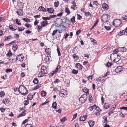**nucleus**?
<instances>
[{
  "instance_id": "aec40b11",
  "label": "nucleus",
  "mask_w": 127,
  "mask_h": 127,
  "mask_svg": "<svg viewBox=\"0 0 127 127\" xmlns=\"http://www.w3.org/2000/svg\"><path fill=\"white\" fill-rule=\"evenodd\" d=\"M88 123L90 127H93L94 125V122L93 121H89Z\"/></svg>"
},
{
  "instance_id": "e2e57ef3",
  "label": "nucleus",
  "mask_w": 127,
  "mask_h": 127,
  "mask_svg": "<svg viewBox=\"0 0 127 127\" xmlns=\"http://www.w3.org/2000/svg\"><path fill=\"white\" fill-rule=\"evenodd\" d=\"M37 27H38V32H39L40 31V29H41L42 28V26L41 25V26H39L38 25L37 26Z\"/></svg>"
},
{
  "instance_id": "7c9ffc66",
  "label": "nucleus",
  "mask_w": 127,
  "mask_h": 127,
  "mask_svg": "<svg viewBox=\"0 0 127 127\" xmlns=\"http://www.w3.org/2000/svg\"><path fill=\"white\" fill-rule=\"evenodd\" d=\"M22 19L27 22H29L30 21V19H28L27 18H23Z\"/></svg>"
},
{
  "instance_id": "6ab92c4d",
  "label": "nucleus",
  "mask_w": 127,
  "mask_h": 127,
  "mask_svg": "<svg viewBox=\"0 0 127 127\" xmlns=\"http://www.w3.org/2000/svg\"><path fill=\"white\" fill-rule=\"evenodd\" d=\"M46 53L48 55H50L51 54V49L49 48L46 49L45 50Z\"/></svg>"
},
{
  "instance_id": "ddd939ff",
  "label": "nucleus",
  "mask_w": 127,
  "mask_h": 127,
  "mask_svg": "<svg viewBox=\"0 0 127 127\" xmlns=\"http://www.w3.org/2000/svg\"><path fill=\"white\" fill-rule=\"evenodd\" d=\"M47 11L50 13H52L54 12V9L52 7L47 8Z\"/></svg>"
},
{
  "instance_id": "c756f323",
  "label": "nucleus",
  "mask_w": 127,
  "mask_h": 127,
  "mask_svg": "<svg viewBox=\"0 0 127 127\" xmlns=\"http://www.w3.org/2000/svg\"><path fill=\"white\" fill-rule=\"evenodd\" d=\"M46 92L43 91H42L41 93V95L42 97L45 96L46 95Z\"/></svg>"
},
{
  "instance_id": "72a5a7b5",
  "label": "nucleus",
  "mask_w": 127,
  "mask_h": 127,
  "mask_svg": "<svg viewBox=\"0 0 127 127\" xmlns=\"http://www.w3.org/2000/svg\"><path fill=\"white\" fill-rule=\"evenodd\" d=\"M104 107L106 109L108 108L110 106L107 103H105L104 105Z\"/></svg>"
},
{
  "instance_id": "2f4dec72",
  "label": "nucleus",
  "mask_w": 127,
  "mask_h": 127,
  "mask_svg": "<svg viewBox=\"0 0 127 127\" xmlns=\"http://www.w3.org/2000/svg\"><path fill=\"white\" fill-rule=\"evenodd\" d=\"M57 104L55 102L53 103L52 107L54 109H56L57 108Z\"/></svg>"
},
{
  "instance_id": "680f3d73",
  "label": "nucleus",
  "mask_w": 127,
  "mask_h": 127,
  "mask_svg": "<svg viewBox=\"0 0 127 127\" xmlns=\"http://www.w3.org/2000/svg\"><path fill=\"white\" fill-rule=\"evenodd\" d=\"M42 19L44 20H49L50 19V17H42Z\"/></svg>"
},
{
  "instance_id": "864d4df0",
  "label": "nucleus",
  "mask_w": 127,
  "mask_h": 127,
  "mask_svg": "<svg viewBox=\"0 0 127 127\" xmlns=\"http://www.w3.org/2000/svg\"><path fill=\"white\" fill-rule=\"evenodd\" d=\"M24 104L25 105H28L29 103V101L28 100H25L24 101Z\"/></svg>"
},
{
  "instance_id": "423d86ee",
  "label": "nucleus",
  "mask_w": 127,
  "mask_h": 127,
  "mask_svg": "<svg viewBox=\"0 0 127 127\" xmlns=\"http://www.w3.org/2000/svg\"><path fill=\"white\" fill-rule=\"evenodd\" d=\"M17 26L14 24H12L10 25L9 28L12 31H15L17 29Z\"/></svg>"
},
{
  "instance_id": "4d7b16f0",
  "label": "nucleus",
  "mask_w": 127,
  "mask_h": 127,
  "mask_svg": "<svg viewBox=\"0 0 127 127\" xmlns=\"http://www.w3.org/2000/svg\"><path fill=\"white\" fill-rule=\"evenodd\" d=\"M18 27V29L19 31L20 32L24 30L25 29L23 27L21 28H20L19 27Z\"/></svg>"
},
{
  "instance_id": "e433bc0d",
  "label": "nucleus",
  "mask_w": 127,
  "mask_h": 127,
  "mask_svg": "<svg viewBox=\"0 0 127 127\" xmlns=\"http://www.w3.org/2000/svg\"><path fill=\"white\" fill-rule=\"evenodd\" d=\"M56 72L55 70L52 72L51 73L49 74V76L50 77H52Z\"/></svg>"
},
{
  "instance_id": "13d9d810",
  "label": "nucleus",
  "mask_w": 127,
  "mask_h": 127,
  "mask_svg": "<svg viewBox=\"0 0 127 127\" xmlns=\"http://www.w3.org/2000/svg\"><path fill=\"white\" fill-rule=\"evenodd\" d=\"M85 15L86 16H90L91 15V14L89 12H86L85 13Z\"/></svg>"
},
{
  "instance_id": "de8ad7c7",
  "label": "nucleus",
  "mask_w": 127,
  "mask_h": 127,
  "mask_svg": "<svg viewBox=\"0 0 127 127\" xmlns=\"http://www.w3.org/2000/svg\"><path fill=\"white\" fill-rule=\"evenodd\" d=\"M58 31V30H54L53 31L52 33V35L53 36Z\"/></svg>"
},
{
  "instance_id": "c9c22d12",
  "label": "nucleus",
  "mask_w": 127,
  "mask_h": 127,
  "mask_svg": "<svg viewBox=\"0 0 127 127\" xmlns=\"http://www.w3.org/2000/svg\"><path fill=\"white\" fill-rule=\"evenodd\" d=\"M5 95V93L3 91H1L0 93V97H3Z\"/></svg>"
},
{
  "instance_id": "9d476101",
  "label": "nucleus",
  "mask_w": 127,
  "mask_h": 127,
  "mask_svg": "<svg viewBox=\"0 0 127 127\" xmlns=\"http://www.w3.org/2000/svg\"><path fill=\"white\" fill-rule=\"evenodd\" d=\"M17 14L20 16H22L23 15V10L20 9H19L16 12Z\"/></svg>"
},
{
  "instance_id": "603ef678",
  "label": "nucleus",
  "mask_w": 127,
  "mask_h": 127,
  "mask_svg": "<svg viewBox=\"0 0 127 127\" xmlns=\"http://www.w3.org/2000/svg\"><path fill=\"white\" fill-rule=\"evenodd\" d=\"M57 50L58 56H61V53L59 49L58 48H57Z\"/></svg>"
},
{
  "instance_id": "393cba45",
  "label": "nucleus",
  "mask_w": 127,
  "mask_h": 127,
  "mask_svg": "<svg viewBox=\"0 0 127 127\" xmlns=\"http://www.w3.org/2000/svg\"><path fill=\"white\" fill-rule=\"evenodd\" d=\"M103 123H105L106 124L107 123V117L105 116L103 117Z\"/></svg>"
},
{
  "instance_id": "a878e982",
  "label": "nucleus",
  "mask_w": 127,
  "mask_h": 127,
  "mask_svg": "<svg viewBox=\"0 0 127 127\" xmlns=\"http://www.w3.org/2000/svg\"><path fill=\"white\" fill-rule=\"evenodd\" d=\"M48 68H46V67H44L43 69V67L41 68V70L42 71H43V72H46V71L47 72V73L48 72Z\"/></svg>"
},
{
  "instance_id": "9b49d317",
  "label": "nucleus",
  "mask_w": 127,
  "mask_h": 127,
  "mask_svg": "<svg viewBox=\"0 0 127 127\" xmlns=\"http://www.w3.org/2000/svg\"><path fill=\"white\" fill-rule=\"evenodd\" d=\"M122 67L119 66L117 67L115 69V71L116 73H118L122 71Z\"/></svg>"
},
{
  "instance_id": "c03bdc74",
  "label": "nucleus",
  "mask_w": 127,
  "mask_h": 127,
  "mask_svg": "<svg viewBox=\"0 0 127 127\" xmlns=\"http://www.w3.org/2000/svg\"><path fill=\"white\" fill-rule=\"evenodd\" d=\"M78 70H76L75 69H73L72 71V73L74 74H76L78 73Z\"/></svg>"
},
{
  "instance_id": "f8f14e48",
  "label": "nucleus",
  "mask_w": 127,
  "mask_h": 127,
  "mask_svg": "<svg viewBox=\"0 0 127 127\" xmlns=\"http://www.w3.org/2000/svg\"><path fill=\"white\" fill-rule=\"evenodd\" d=\"M119 51L120 52H126L127 50V49L124 47H123L118 48Z\"/></svg>"
},
{
  "instance_id": "473e14b6",
  "label": "nucleus",
  "mask_w": 127,
  "mask_h": 127,
  "mask_svg": "<svg viewBox=\"0 0 127 127\" xmlns=\"http://www.w3.org/2000/svg\"><path fill=\"white\" fill-rule=\"evenodd\" d=\"M3 102L4 103L6 104L9 103V100L8 99H4Z\"/></svg>"
},
{
  "instance_id": "0eeeda50",
  "label": "nucleus",
  "mask_w": 127,
  "mask_h": 127,
  "mask_svg": "<svg viewBox=\"0 0 127 127\" xmlns=\"http://www.w3.org/2000/svg\"><path fill=\"white\" fill-rule=\"evenodd\" d=\"M23 55L22 54L18 55L16 57V60H15V61H16L17 60L20 61H21V60L23 58Z\"/></svg>"
},
{
  "instance_id": "cd10ccee",
  "label": "nucleus",
  "mask_w": 127,
  "mask_h": 127,
  "mask_svg": "<svg viewBox=\"0 0 127 127\" xmlns=\"http://www.w3.org/2000/svg\"><path fill=\"white\" fill-rule=\"evenodd\" d=\"M12 37L11 35H9L8 36L6 37L4 39V41H6L9 40V39H10Z\"/></svg>"
},
{
  "instance_id": "4be33fe9",
  "label": "nucleus",
  "mask_w": 127,
  "mask_h": 127,
  "mask_svg": "<svg viewBox=\"0 0 127 127\" xmlns=\"http://www.w3.org/2000/svg\"><path fill=\"white\" fill-rule=\"evenodd\" d=\"M33 95H32V93H30L29 94L28 96V99L31 100L33 98Z\"/></svg>"
},
{
  "instance_id": "c85d7f7f",
  "label": "nucleus",
  "mask_w": 127,
  "mask_h": 127,
  "mask_svg": "<svg viewBox=\"0 0 127 127\" xmlns=\"http://www.w3.org/2000/svg\"><path fill=\"white\" fill-rule=\"evenodd\" d=\"M65 19V23L68 25H70L71 23L70 21L66 18Z\"/></svg>"
},
{
  "instance_id": "3c124183",
  "label": "nucleus",
  "mask_w": 127,
  "mask_h": 127,
  "mask_svg": "<svg viewBox=\"0 0 127 127\" xmlns=\"http://www.w3.org/2000/svg\"><path fill=\"white\" fill-rule=\"evenodd\" d=\"M5 20V18L2 16H0V21H3Z\"/></svg>"
},
{
  "instance_id": "052dcab7",
  "label": "nucleus",
  "mask_w": 127,
  "mask_h": 127,
  "mask_svg": "<svg viewBox=\"0 0 127 127\" xmlns=\"http://www.w3.org/2000/svg\"><path fill=\"white\" fill-rule=\"evenodd\" d=\"M89 98L90 99V102H92L93 101V98L92 97V96L91 95H89Z\"/></svg>"
},
{
  "instance_id": "f704fd0d",
  "label": "nucleus",
  "mask_w": 127,
  "mask_h": 127,
  "mask_svg": "<svg viewBox=\"0 0 127 127\" xmlns=\"http://www.w3.org/2000/svg\"><path fill=\"white\" fill-rule=\"evenodd\" d=\"M38 80L36 78H35L33 80V82L35 84H37L38 83Z\"/></svg>"
},
{
  "instance_id": "a18cd8bd",
  "label": "nucleus",
  "mask_w": 127,
  "mask_h": 127,
  "mask_svg": "<svg viewBox=\"0 0 127 127\" xmlns=\"http://www.w3.org/2000/svg\"><path fill=\"white\" fill-rule=\"evenodd\" d=\"M66 120V117H64L60 119L61 122L62 123L64 122Z\"/></svg>"
},
{
  "instance_id": "f257e3e1",
  "label": "nucleus",
  "mask_w": 127,
  "mask_h": 127,
  "mask_svg": "<svg viewBox=\"0 0 127 127\" xmlns=\"http://www.w3.org/2000/svg\"><path fill=\"white\" fill-rule=\"evenodd\" d=\"M18 91L23 95H25L28 93V91L27 90L26 87L22 85L19 86Z\"/></svg>"
},
{
  "instance_id": "f3484780",
  "label": "nucleus",
  "mask_w": 127,
  "mask_h": 127,
  "mask_svg": "<svg viewBox=\"0 0 127 127\" xmlns=\"http://www.w3.org/2000/svg\"><path fill=\"white\" fill-rule=\"evenodd\" d=\"M117 58H116L115 59H114L113 62L115 61V63H116L117 62H118L120 60L121 58L120 56L119 55H117Z\"/></svg>"
},
{
  "instance_id": "69168bd1",
  "label": "nucleus",
  "mask_w": 127,
  "mask_h": 127,
  "mask_svg": "<svg viewBox=\"0 0 127 127\" xmlns=\"http://www.w3.org/2000/svg\"><path fill=\"white\" fill-rule=\"evenodd\" d=\"M60 67V66L59 65H58L57 66V67L56 68V69L55 70V71L56 72L58 70V69Z\"/></svg>"
},
{
  "instance_id": "a19ab883",
  "label": "nucleus",
  "mask_w": 127,
  "mask_h": 127,
  "mask_svg": "<svg viewBox=\"0 0 127 127\" xmlns=\"http://www.w3.org/2000/svg\"><path fill=\"white\" fill-rule=\"evenodd\" d=\"M125 31L124 30L119 32V35L121 36L124 33Z\"/></svg>"
},
{
  "instance_id": "bb28decb",
  "label": "nucleus",
  "mask_w": 127,
  "mask_h": 127,
  "mask_svg": "<svg viewBox=\"0 0 127 127\" xmlns=\"http://www.w3.org/2000/svg\"><path fill=\"white\" fill-rule=\"evenodd\" d=\"M18 46L17 45L14 44L13 46L12 49L14 51H15L16 50Z\"/></svg>"
},
{
  "instance_id": "412c9836",
  "label": "nucleus",
  "mask_w": 127,
  "mask_h": 127,
  "mask_svg": "<svg viewBox=\"0 0 127 127\" xmlns=\"http://www.w3.org/2000/svg\"><path fill=\"white\" fill-rule=\"evenodd\" d=\"M49 59L48 56H47L44 58V59L43 61L44 62V63H46L47 62H49Z\"/></svg>"
},
{
  "instance_id": "0e129e2a",
  "label": "nucleus",
  "mask_w": 127,
  "mask_h": 127,
  "mask_svg": "<svg viewBox=\"0 0 127 127\" xmlns=\"http://www.w3.org/2000/svg\"><path fill=\"white\" fill-rule=\"evenodd\" d=\"M119 49H116L114 50L113 51V53H114V54H116L117 53H118V52Z\"/></svg>"
},
{
  "instance_id": "5fc2aeb1",
  "label": "nucleus",
  "mask_w": 127,
  "mask_h": 127,
  "mask_svg": "<svg viewBox=\"0 0 127 127\" xmlns=\"http://www.w3.org/2000/svg\"><path fill=\"white\" fill-rule=\"evenodd\" d=\"M59 95L61 97H66V96H65V95L64 93H62L60 94V95Z\"/></svg>"
},
{
  "instance_id": "bf43d9fd",
  "label": "nucleus",
  "mask_w": 127,
  "mask_h": 127,
  "mask_svg": "<svg viewBox=\"0 0 127 127\" xmlns=\"http://www.w3.org/2000/svg\"><path fill=\"white\" fill-rule=\"evenodd\" d=\"M26 127H33V126L31 124H27L26 126Z\"/></svg>"
},
{
  "instance_id": "ea45409f",
  "label": "nucleus",
  "mask_w": 127,
  "mask_h": 127,
  "mask_svg": "<svg viewBox=\"0 0 127 127\" xmlns=\"http://www.w3.org/2000/svg\"><path fill=\"white\" fill-rule=\"evenodd\" d=\"M65 12L67 13V14H69L70 13L69 9L66 7L65 8Z\"/></svg>"
},
{
  "instance_id": "39448f33",
  "label": "nucleus",
  "mask_w": 127,
  "mask_h": 127,
  "mask_svg": "<svg viewBox=\"0 0 127 127\" xmlns=\"http://www.w3.org/2000/svg\"><path fill=\"white\" fill-rule=\"evenodd\" d=\"M63 22L62 19L58 18L55 21V24L57 25H60L62 24Z\"/></svg>"
},
{
  "instance_id": "6e6d98bb",
  "label": "nucleus",
  "mask_w": 127,
  "mask_h": 127,
  "mask_svg": "<svg viewBox=\"0 0 127 127\" xmlns=\"http://www.w3.org/2000/svg\"><path fill=\"white\" fill-rule=\"evenodd\" d=\"M41 87V85L40 84H38L35 87V89H39Z\"/></svg>"
},
{
  "instance_id": "f03ea898",
  "label": "nucleus",
  "mask_w": 127,
  "mask_h": 127,
  "mask_svg": "<svg viewBox=\"0 0 127 127\" xmlns=\"http://www.w3.org/2000/svg\"><path fill=\"white\" fill-rule=\"evenodd\" d=\"M101 20L102 22H107L109 20V16L107 14H104L101 16Z\"/></svg>"
},
{
  "instance_id": "5701e85b",
  "label": "nucleus",
  "mask_w": 127,
  "mask_h": 127,
  "mask_svg": "<svg viewBox=\"0 0 127 127\" xmlns=\"http://www.w3.org/2000/svg\"><path fill=\"white\" fill-rule=\"evenodd\" d=\"M83 64L84 65L87 67H89V63L87 61H84L83 63Z\"/></svg>"
},
{
  "instance_id": "4468645a",
  "label": "nucleus",
  "mask_w": 127,
  "mask_h": 127,
  "mask_svg": "<svg viewBox=\"0 0 127 127\" xmlns=\"http://www.w3.org/2000/svg\"><path fill=\"white\" fill-rule=\"evenodd\" d=\"M102 7L104 9L106 10H107L108 8V5L105 3H104L102 4Z\"/></svg>"
},
{
  "instance_id": "6e6552de",
  "label": "nucleus",
  "mask_w": 127,
  "mask_h": 127,
  "mask_svg": "<svg viewBox=\"0 0 127 127\" xmlns=\"http://www.w3.org/2000/svg\"><path fill=\"white\" fill-rule=\"evenodd\" d=\"M47 74V72L46 71L45 72H44L43 71H42L41 70L38 74V77H42L44 76V75Z\"/></svg>"
},
{
  "instance_id": "20e7f679",
  "label": "nucleus",
  "mask_w": 127,
  "mask_h": 127,
  "mask_svg": "<svg viewBox=\"0 0 127 127\" xmlns=\"http://www.w3.org/2000/svg\"><path fill=\"white\" fill-rule=\"evenodd\" d=\"M122 22L119 20H114L113 22V25L115 27H118L121 24Z\"/></svg>"
},
{
  "instance_id": "1a4fd4ad",
  "label": "nucleus",
  "mask_w": 127,
  "mask_h": 127,
  "mask_svg": "<svg viewBox=\"0 0 127 127\" xmlns=\"http://www.w3.org/2000/svg\"><path fill=\"white\" fill-rule=\"evenodd\" d=\"M75 66L78 70L82 69L83 67L82 65H81L80 63H77L76 64Z\"/></svg>"
},
{
  "instance_id": "8fccbe9b",
  "label": "nucleus",
  "mask_w": 127,
  "mask_h": 127,
  "mask_svg": "<svg viewBox=\"0 0 127 127\" xmlns=\"http://www.w3.org/2000/svg\"><path fill=\"white\" fill-rule=\"evenodd\" d=\"M11 55L10 51L9 50L8 53L6 54V55L7 56H10Z\"/></svg>"
},
{
  "instance_id": "4c0bfd02",
  "label": "nucleus",
  "mask_w": 127,
  "mask_h": 127,
  "mask_svg": "<svg viewBox=\"0 0 127 127\" xmlns=\"http://www.w3.org/2000/svg\"><path fill=\"white\" fill-rule=\"evenodd\" d=\"M75 17L74 16H73L71 19V21L72 23H74L75 22Z\"/></svg>"
},
{
  "instance_id": "774afa93",
  "label": "nucleus",
  "mask_w": 127,
  "mask_h": 127,
  "mask_svg": "<svg viewBox=\"0 0 127 127\" xmlns=\"http://www.w3.org/2000/svg\"><path fill=\"white\" fill-rule=\"evenodd\" d=\"M104 27L105 28L106 30H110L111 28L109 26H105Z\"/></svg>"
},
{
  "instance_id": "7ed1b4c3",
  "label": "nucleus",
  "mask_w": 127,
  "mask_h": 127,
  "mask_svg": "<svg viewBox=\"0 0 127 127\" xmlns=\"http://www.w3.org/2000/svg\"><path fill=\"white\" fill-rule=\"evenodd\" d=\"M87 98V95L86 94H83L79 98V101L81 103L84 102L86 100Z\"/></svg>"
},
{
  "instance_id": "09e8293b",
  "label": "nucleus",
  "mask_w": 127,
  "mask_h": 127,
  "mask_svg": "<svg viewBox=\"0 0 127 127\" xmlns=\"http://www.w3.org/2000/svg\"><path fill=\"white\" fill-rule=\"evenodd\" d=\"M55 6L56 7H57L59 5V3L58 1L57 2H55L54 3Z\"/></svg>"
},
{
  "instance_id": "dca6fc26",
  "label": "nucleus",
  "mask_w": 127,
  "mask_h": 127,
  "mask_svg": "<svg viewBox=\"0 0 127 127\" xmlns=\"http://www.w3.org/2000/svg\"><path fill=\"white\" fill-rule=\"evenodd\" d=\"M48 22L46 20H44L42 22L41 25L42 27H45L48 24Z\"/></svg>"
},
{
  "instance_id": "79ce46f5",
  "label": "nucleus",
  "mask_w": 127,
  "mask_h": 127,
  "mask_svg": "<svg viewBox=\"0 0 127 127\" xmlns=\"http://www.w3.org/2000/svg\"><path fill=\"white\" fill-rule=\"evenodd\" d=\"M73 58L75 59L76 60H77L79 59V57L78 56L76 55L75 54H74L73 55Z\"/></svg>"
},
{
  "instance_id": "49530a36",
  "label": "nucleus",
  "mask_w": 127,
  "mask_h": 127,
  "mask_svg": "<svg viewBox=\"0 0 127 127\" xmlns=\"http://www.w3.org/2000/svg\"><path fill=\"white\" fill-rule=\"evenodd\" d=\"M12 71V69L9 68L7 69L6 70V72L7 73L11 72Z\"/></svg>"
},
{
  "instance_id": "b1692460",
  "label": "nucleus",
  "mask_w": 127,
  "mask_h": 127,
  "mask_svg": "<svg viewBox=\"0 0 127 127\" xmlns=\"http://www.w3.org/2000/svg\"><path fill=\"white\" fill-rule=\"evenodd\" d=\"M25 111L22 112L20 114H19L18 116V117H20L22 116H24L26 115V113L25 112Z\"/></svg>"
},
{
  "instance_id": "37998d69",
  "label": "nucleus",
  "mask_w": 127,
  "mask_h": 127,
  "mask_svg": "<svg viewBox=\"0 0 127 127\" xmlns=\"http://www.w3.org/2000/svg\"><path fill=\"white\" fill-rule=\"evenodd\" d=\"M16 23L19 25H21V24L20 23V21L18 20L17 19H16L15 20Z\"/></svg>"
},
{
  "instance_id": "a211bd4d",
  "label": "nucleus",
  "mask_w": 127,
  "mask_h": 127,
  "mask_svg": "<svg viewBox=\"0 0 127 127\" xmlns=\"http://www.w3.org/2000/svg\"><path fill=\"white\" fill-rule=\"evenodd\" d=\"M87 116L85 115V116H81L79 119L80 121H85L86 118Z\"/></svg>"
},
{
  "instance_id": "2eb2a0df",
  "label": "nucleus",
  "mask_w": 127,
  "mask_h": 127,
  "mask_svg": "<svg viewBox=\"0 0 127 127\" xmlns=\"http://www.w3.org/2000/svg\"><path fill=\"white\" fill-rule=\"evenodd\" d=\"M38 10L40 11H42L44 12H46V10L42 6H40L38 8Z\"/></svg>"
},
{
  "instance_id": "58836bf2",
  "label": "nucleus",
  "mask_w": 127,
  "mask_h": 127,
  "mask_svg": "<svg viewBox=\"0 0 127 127\" xmlns=\"http://www.w3.org/2000/svg\"><path fill=\"white\" fill-rule=\"evenodd\" d=\"M25 25L29 29H31L32 27L31 25L28 24L27 23H26Z\"/></svg>"
},
{
  "instance_id": "338daca9",
  "label": "nucleus",
  "mask_w": 127,
  "mask_h": 127,
  "mask_svg": "<svg viewBox=\"0 0 127 127\" xmlns=\"http://www.w3.org/2000/svg\"><path fill=\"white\" fill-rule=\"evenodd\" d=\"M77 113H76L75 114L73 115V118L72 120H74L75 119L77 116Z\"/></svg>"
}]
</instances>
